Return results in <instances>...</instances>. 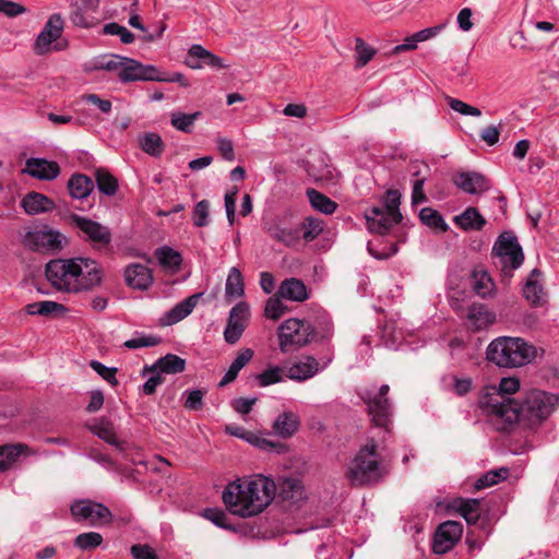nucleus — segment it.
Masks as SVG:
<instances>
[{"instance_id":"obj_3","label":"nucleus","mask_w":559,"mask_h":559,"mask_svg":"<svg viewBox=\"0 0 559 559\" xmlns=\"http://www.w3.org/2000/svg\"><path fill=\"white\" fill-rule=\"evenodd\" d=\"M558 397L544 391L534 390L526 394L522 402L508 399L495 404V414L508 421L520 418L528 420L532 425L540 424L555 409Z\"/></svg>"},{"instance_id":"obj_2","label":"nucleus","mask_w":559,"mask_h":559,"mask_svg":"<svg viewBox=\"0 0 559 559\" xmlns=\"http://www.w3.org/2000/svg\"><path fill=\"white\" fill-rule=\"evenodd\" d=\"M276 485L263 475L229 483L223 491L227 510L241 518L260 514L275 497Z\"/></svg>"},{"instance_id":"obj_51","label":"nucleus","mask_w":559,"mask_h":559,"mask_svg":"<svg viewBox=\"0 0 559 559\" xmlns=\"http://www.w3.org/2000/svg\"><path fill=\"white\" fill-rule=\"evenodd\" d=\"M421 167H424L425 169H428V166L423 164V165H414L413 168V173L412 175L414 177H416V179L413 181V192H412V199H413V203H420V202H424L426 201V195L424 193V185H425V181H426V177H420V174H421Z\"/></svg>"},{"instance_id":"obj_44","label":"nucleus","mask_w":559,"mask_h":559,"mask_svg":"<svg viewBox=\"0 0 559 559\" xmlns=\"http://www.w3.org/2000/svg\"><path fill=\"white\" fill-rule=\"evenodd\" d=\"M520 389V381L516 378H502L499 386L496 399L491 400V409L495 413V404H499L500 402L508 399H511L509 395L515 393Z\"/></svg>"},{"instance_id":"obj_28","label":"nucleus","mask_w":559,"mask_h":559,"mask_svg":"<svg viewBox=\"0 0 559 559\" xmlns=\"http://www.w3.org/2000/svg\"><path fill=\"white\" fill-rule=\"evenodd\" d=\"M266 231L271 238L287 247L296 245L301 238L298 226H288L281 223L269 225Z\"/></svg>"},{"instance_id":"obj_20","label":"nucleus","mask_w":559,"mask_h":559,"mask_svg":"<svg viewBox=\"0 0 559 559\" xmlns=\"http://www.w3.org/2000/svg\"><path fill=\"white\" fill-rule=\"evenodd\" d=\"M24 173L39 180H53L60 174L58 163L45 158H28L25 163Z\"/></svg>"},{"instance_id":"obj_52","label":"nucleus","mask_w":559,"mask_h":559,"mask_svg":"<svg viewBox=\"0 0 559 559\" xmlns=\"http://www.w3.org/2000/svg\"><path fill=\"white\" fill-rule=\"evenodd\" d=\"M103 536L97 532L79 534L74 539V546L81 550H92L100 546Z\"/></svg>"},{"instance_id":"obj_31","label":"nucleus","mask_w":559,"mask_h":559,"mask_svg":"<svg viewBox=\"0 0 559 559\" xmlns=\"http://www.w3.org/2000/svg\"><path fill=\"white\" fill-rule=\"evenodd\" d=\"M93 189V180L83 174H74L68 181V190L73 199L83 200L91 194Z\"/></svg>"},{"instance_id":"obj_23","label":"nucleus","mask_w":559,"mask_h":559,"mask_svg":"<svg viewBox=\"0 0 559 559\" xmlns=\"http://www.w3.org/2000/svg\"><path fill=\"white\" fill-rule=\"evenodd\" d=\"M365 217L367 221L368 229L371 233H377L380 235L386 234L393 225L401 222L399 219H393V216L390 213L379 206H373L367 210Z\"/></svg>"},{"instance_id":"obj_35","label":"nucleus","mask_w":559,"mask_h":559,"mask_svg":"<svg viewBox=\"0 0 559 559\" xmlns=\"http://www.w3.org/2000/svg\"><path fill=\"white\" fill-rule=\"evenodd\" d=\"M280 496L282 500L296 504L305 499V490L299 479L288 478L281 485Z\"/></svg>"},{"instance_id":"obj_55","label":"nucleus","mask_w":559,"mask_h":559,"mask_svg":"<svg viewBox=\"0 0 559 559\" xmlns=\"http://www.w3.org/2000/svg\"><path fill=\"white\" fill-rule=\"evenodd\" d=\"M356 67L362 68L365 67L374 56L376 50L371 48L370 46H367L365 41L360 38L356 39Z\"/></svg>"},{"instance_id":"obj_7","label":"nucleus","mask_w":559,"mask_h":559,"mask_svg":"<svg viewBox=\"0 0 559 559\" xmlns=\"http://www.w3.org/2000/svg\"><path fill=\"white\" fill-rule=\"evenodd\" d=\"M277 336L281 352L289 353L316 340L317 332L310 322L290 318L278 326Z\"/></svg>"},{"instance_id":"obj_4","label":"nucleus","mask_w":559,"mask_h":559,"mask_svg":"<svg viewBox=\"0 0 559 559\" xmlns=\"http://www.w3.org/2000/svg\"><path fill=\"white\" fill-rule=\"evenodd\" d=\"M537 354L534 345L521 337L500 336L486 349L487 359L498 367L514 368L532 362Z\"/></svg>"},{"instance_id":"obj_29","label":"nucleus","mask_w":559,"mask_h":559,"mask_svg":"<svg viewBox=\"0 0 559 559\" xmlns=\"http://www.w3.org/2000/svg\"><path fill=\"white\" fill-rule=\"evenodd\" d=\"M300 425L299 416L293 412H284L274 420L273 430L276 436L287 439L294 436Z\"/></svg>"},{"instance_id":"obj_41","label":"nucleus","mask_w":559,"mask_h":559,"mask_svg":"<svg viewBox=\"0 0 559 559\" xmlns=\"http://www.w3.org/2000/svg\"><path fill=\"white\" fill-rule=\"evenodd\" d=\"M97 188L106 195H114L118 190L117 179L106 169L99 168L95 171Z\"/></svg>"},{"instance_id":"obj_32","label":"nucleus","mask_w":559,"mask_h":559,"mask_svg":"<svg viewBox=\"0 0 559 559\" xmlns=\"http://www.w3.org/2000/svg\"><path fill=\"white\" fill-rule=\"evenodd\" d=\"M454 223L464 230H480L486 225V219L476 207L471 206L455 216Z\"/></svg>"},{"instance_id":"obj_56","label":"nucleus","mask_w":559,"mask_h":559,"mask_svg":"<svg viewBox=\"0 0 559 559\" xmlns=\"http://www.w3.org/2000/svg\"><path fill=\"white\" fill-rule=\"evenodd\" d=\"M210 202L207 200H201L198 202L193 210V224L197 227H204L209 225L210 219Z\"/></svg>"},{"instance_id":"obj_13","label":"nucleus","mask_w":559,"mask_h":559,"mask_svg":"<svg viewBox=\"0 0 559 559\" xmlns=\"http://www.w3.org/2000/svg\"><path fill=\"white\" fill-rule=\"evenodd\" d=\"M71 514L78 521H88L91 525H96L99 522H109L111 512L103 503L91 500L75 501L70 507Z\"/></svg>"},{"instance_id":"obj_33","label":"nucleus","mask_w":559,"mask_h":559,"mask_svg":"<svg viewBox=\"0 0 559 559\" xmlns=\"http://www.w3.org/2000/svg\"><path fill=\"white\" fill-rule=\"evenodd\" d=\"M253 357V350L250 348L242 349L237 357L233 360L228 370L224 374L223 379L219 381V386H225L226 384L233 382L239 371L250 361Z\"/></svg>"},{"instance_id":"obj_26","label":"nucleus","mask_w":559,"mask_h":559,"mask_svg":"<svg viewBox=\"0 0 559 559\" xmlns=\"http://www.w3.org/2000/svg\"><path fill=\"white\" fill-rule=\"evenodd\" d=\"M466 318L469 325L476 330L487 329L496 321V313L484 304H473L468 307Z\"/></svg>"},{"instance_id":"obj_9","label":"nucleus","mask_w":559,"mask_h":559,"mask_svg":"<svg viewBox=\"0 0 559 559\" xmlns=\"http://www.w3.org/2000/svg\"><path fill=\"white\" fill-rule=\"evenodd\" d=\"M74 266L81 269L74 275V293L88 292L102 285L105 272L96 260L76 257Z\"/></svg>"},{"instance_id":"obj_49","label":"nucleus","mask_w":559,"mask_h":559,"mask_svg":"<svg viewBox=\"0 0 559 559\" xmlns=\"http://www.w3.org/2000/svg\"><path fill=\"white\" fill-rule=\"evenodd\" d=\"M64 309L63 305L51 300L33 302L26 306V312L32 316L38 314L47 317L55 312L64 311Z\"/></svg>"},{"instance_id":"obj_59","label":"nucleus","mask_w":559,"mask_h":559,"mask_svg":"<svg viewBox=\"0 0 559 559\" xmlns=\"http://www.w3.org/2000/svg\"><path fill=\"white\" fill-rule=\"evenodd\" d=\"M285 310L286 307L282 302L281 297L276 295L267 299L264 312L269 319L277 320L284 314Z\"/></svg>"},{"instance_id":"obj_19","label":"nucleus","mask_w":559,"mask_h":559,"mask_svg":"<svg viewBox=\"0 0 559 559\" xmlns=\"http://www.w3.org/2000/svg\"><path fill=\"white\" fill-rule=\"evenodd\" d=\"M186 63L192 69H201L204 64L213 69L226 68L224 60L205 49L201 45H192L188 51V58Z\"/></svg>"},{"instance_id":"obj_34","label":"nucleus","mask_w":559,"mask_h":559,"mask_svg":"<svg viewBox=\"0 0 559 559\" xmlns=\"http://www.w3.org/2000/svg\"><path fill=\"white\" fill-rule=\"evenodd\" d=\"M122 58L123 57L118 55H102L85 63L84 70L87 72L96 70L119 72V68H121Z\"/></svg>"},{"instance_id":"obj_18","label":"nucleus","mask_w":559,"mask_h":559,"mask_svg":"<svg viewBox=\"0 0 559 559\" xmlns=\"http://www.w3.org/2000/svg\"><path fill=\"white\" fill-rule=\"evenodd\" d=\"M87 428L93 435L114 447L120 453H124L129 449L127 441L118 439L115 426L110 420L103 417L88 425Z\"/></svg>"},{"instance_id":"obj_5","label":"nucleus","mask_w":559,"mask_h":559,"mask_svg":"<svg viewBox=\"0 0 559 559\" xmlns=\"http://www.w3.org/2000/svg\"><path fill=\"white\" fill-rule=\"evenodd\" d=\"M493 263L500 269L503 281H510L514 270H518L524 261L522 247L518 237L511 231L502 233L492 247Z\"/></svg>"},{"instance_id":"obj_48","label":"nucleus","mask_w":559,"mask_h":559,"mask_svg":"<svg viewBox=\"0 0 559 559\" xmlns=\"http://www.w3.org/2000/svg\"><path fill=\"white\" fill-rule=\"evenodd\" d=\"M155 255L160 265L171 269V270L179 269V266L182 262L180 253L178 251L171 249L170 247H166V246L158 248L155 251Z\"/></svg>"},{"instance_id":"obj_1","label":"nucleus","mask_w":559,"mask_h":559,"mask_svg":"<svg viewBox=\"0 0 559 559\" xmlns=\"http://www.w3.org/2000/svg\"><path fill=\"white\" fill-rule=\"evenodd\" d=\"M389 391L390 386L382 384L377 391L365 390L360 395L367 405L373 427L379 429V433L378 436L372 433L349 462L346 476L353 486L376 484L385 474L380 451L385 449L391 436L393 407L388 399Z\"/></svg>"},{"instance_id":"obj_43","label":"nucleus","mask_w":559,"mask_h":559,"mask_svg":"<svg viewBox=\"0 0 559 559\" xmlns=\"http://www.w3.org/2000/svg\"><path fill=\"white\" fill-rule=\"evenodd\" d=\"M141 148L148 155L158 157L164 151V143L162 138L153 132L144 133L140 138Z\"/></svg>"},{"instance_id":"obj_46","label":"nucleus","mask_w":559,"mask_h":559,"mask_svg":"<svg viewBox=\"0 0 559 559\" xmlns=\"http://www.w3.org/2000/svg\"><path fill=\"white\" fill-rule=\"evenodd\" d=\"M493 287V282L487 272L476 271L473 273V289L478 296L483 298L490 296Z\"/></svg>"},{"instance_id":"obj_8","label":"nucleus","mask_w":559,"mask_h":559,"mask_svg":"<svg viewBox=\"0 0 559 559\" xmlns=\"http://www.w3.org/2000/svg\"><path fill=\"white\" fill-rule=\"evenodd\" d=\"M80 270L74 266V258L53 259L46 264L45 275L57 290L74 293V275Z\"/></svg>"},{"instance_id":"obj_22","label":"nucleus","mask_w":559,"mask_h":559,"mask_svg":"<svg viewBox=\"0 0 559 559\" xmlns=\"http://www.w3.org/2000/svg\"><path fill=\"white\" fill-rule=\"evenodd\" d=\"M454 185L468 194H478L490 188L489 181L479 173L463 171L455 176Z\"/></svg>"},{"instance_id":"obj_24","label":"nucleus","mask_w":559,"mask_h":559,"mask_svg":"<svg viewBox=\"0 0 559 559\" xmlns=\"http://www.w3.org/2000/svg\"><path fill=\"white\" fill-rule=\"evenodd\" d=\"M201 294H193L166 311L159 319L163 326L173 325L187 318L195 308Z\"/></svg>"},{"instance_id":"obj_53","label":"nucleus","mask_w":559,"mask_h":559,"mask_svg":"<svg viewBox=\"0 0 559 559\" xmlns=\"http://www.w3.org/2000/svg\"><path fill=\"white\" fill-rule=\"evenodd\" d=\"M419 218L423 224L429 226L439 228L441 230H447L448 225L443 221L442 216L437 210H433L431 207H424L419 212Z\"/></svg>"},{"instance_id":"obj_6","label":"nucleus","mask_w":559,"mask_h":559,"mask_svg":"<svg viewBox=\"0 0 559 559\" xmlns=\"http://www.w3.org/2000/svg\"><path fill=\"white\" fill-rule=\"evenodd\" d=\"M23 246L34 252L57 253L68 243L67 237L48 225L25 229L22 235Z\"/></svg>"},{"instance_id":"obj_63","label":"nucleus","mask_w":559,"mask_h":559,"mask_svg":"<svg viewBox=\"0 0 559 559\" xmlns=\"http://www.w3.org/2000/svg\"><path fill=\"white\" fill-rule=\"evenodd\" d=\"M204 393V391L199 389L186 391L183 393L186 395L185 407L190 411H200L203 407Z\"/></svg>"},{"instance_id":"obj_17","label":"nucleus","mask_w":559,"mask_h":559,"mask_svg":"<svg viewBox=\"0 0 559 559\" xmlns=\"http://www.w3.org/2000/svg\"><path fill=\"white\" fill-rule=\"evenodd\" d=\"M329 362L330 360L324 362L323 366H320L316 357L309 355L302 356L287 369V377L297 382L309 380L323 370Z\"/></svg>"},{"instance_id":"obj_10","label":"nucleus","mask_w":559,"mask_h":559,"mask_svg":"<svg viewBox=\"0 0 559 559\" xmlns=\"http://www.w3.org/2000/svg\"><path fill=\"white\" fill-rule=\"evenodd\" d=\"M70 221L94 249L106 248L111 242V231L107 226L78 214L71 215Z\"/></svg>"},{"instance_id":"obj_27","label":"nucleus","mask_w":559,"mask_h":559,"mask_svg":"<svg viewBox=\"0 0 559 559\" xmlns=\"http://www.w3.org/2000/svg\"><path fill=\"white\" fill-rule=\"evenodd\" d=\"M21 206L29 215H37L55 210V202L39 192H29L21 201Z\"/></svg>"},{"instance_id":"obj_16","label":"nucleus","mask_w":559,"mask_h":559,"mask_svg":"<svg viewBox=\"0 0 559 559\" xmlns=\"http://www.w3.org/2000/svg\"><path fill=\"white\" fill-rule=\"evenodd\" d=\"M306 170L309 177L314 181L325 185H336L341 176V174L328 163V157L324 154L313 156V158L307 163Z\"/></svg>"},{"instance_id":"obj_57","label":"nucleus","mask_w":559,"mask_h":559,"mask_svg":"<svg viewBox=\"0 0 559 559\" xmlns=\"http://www.w3.org/2000/svg\"><path fill=\"white\" fill-rule=\"evenodd\" d=\"M282 368L278 366L269 368L257 376V380L260 386H267L271 384L278 383L283 380Z\"/></svg>"},{"instance_id":"obj_11","label":"nucleus","mask_w":559,"mask_h":559,"mask_svg":"<svg viewBox=\"0 0 559 559\" xmlns=\"http://www.w3.org/2000/svg\"><path fill=\"white\" fill-rule=\"evenodd\" d=\"M118 78L121 82L155 81L159 79V71L151 64H143L138 60L123 57Z\"/></svg>"},{"instance_id":"obj_50","label":"nucleus","mask_w":559,"mask_h":559,"mask_svg":"<svg viewBox=\"0 0 559 559\" xmlns=\"http://www.w3.org/2000/svg\"><path fill=\"white\" fill-rule=\"evenodd\" d=\"M70 21L79 27L90 28L95 25L96 17L90 11L82 8L81 5H76L72 9L70 13Z\"/></svg>"},{"instance_id":"obj_45","label":"nucleus","mask_w":559,"mask_h":559,"mask_svg":"<svg viewBox=\"0 0 559 559\" xmlns=\"http://www.w3.org/2000/svg\"><path fill=\"white\" fill-rule=\"evenodd\" d=\"M300 236L307 241H313L324 230V222L316 217H307L301 224Z\"/></svg>"},{"instance_id":"obj_14","label":"nucleus","mask_w":559,"mask_h":559,"mask_svg":"<svg viewBox=\"0 0 559 559\" xmlns=\"http://www.w3.org/2000/svg\"><path fill=\"white\" fill-rule=\"evenodd\" d=\"M250 318V308L246 301L236 304L229 311L228 322L224 331V338L228 344H235L241 337Z\"/></svg>"},{"instance_id":"obj_38","label":"nucleus","mask_w":559,"mask_h":559,"mask_svg":"<svg viewBox=\"0 0 559 559\" xmlns=\"http://www.w3.org/2000/svg\"><path fill=\"white\" fill-rule=\"evenodd\" d=\"M185 368L186 360L174 354H167L166 356L159 358L153 366V369L167 374L180 373L185 370Z\"/></svg>"},{"instance_id":"obj_60","label":"nucleus","mask_w":559,"mask_h":559,"mask_svg":"<svg viewBox=\"0 0 559 559\" xmlns=\"http://www.w3.org/2000/svg\"><path fill=\"white\" fill-rule=\"evenodd\" d=\"M257 448H259L263 451H266V452H272V453H277V454L286 453L288 450V447L286 444L278 442V441H274V440L265 437L262 433L259 435V441H258Z\"/></svg>"},{"instance_id":"obj_12","label":"nucleus","mask_w":559,"mask_h":559,"mask_svg":"<svg viewBox=\"0 0 559 559\" xmlns=\"http://www.w3.org/2000/svg\"><path fill=\"white\" fill-rule=\"evenodd\" d=\"M463 526L456 521L441 523L433 536L432 550L437 555H444L450 551L460 540Z\"/></svg>"},{"instance_id":"obj_40","label":"nucleus","mask_w":559,"mask_h":559,"mask_svg":"<svg viewBox=\"0 0 559 559\" xmlns=\"http://www.w3.org/2000/svg\"><path fill=\"white\" fill-rule=\"evenodd\" d=\"M25 450L27 445L21 443L0 447V472L10 468Z\"/></svg>"},{"instance_id":"obj_42","label":"nucleus","mask_w":559,"mask_h":559,"mask_svg":"<svg viewBox=\"0 0 559 559\" xmlns=\"http://www.w3.org/2000/svg\"><path fill=\"white\" fill-rule=\"evenodd\" d=\"M200 116V111H195L192 114H183L180 111L173 112L170 117V123L178 131L191 133L194 122Z\"/></svg>"},{"instance_id":"obj_64","label":"nucleus","mask_w":559,"mask_h":559,"mask_svg":"<svg viewBox=\"0 0 559 559\" xmlns=\"http://www.w3.org/2000/svg\"><path fill=\"white\" fill-rule=\"evenodd\" d=\"M131 555L134 559H158L154 549L144 544H136L131 547Z\"/></svg>"},{"instance_id":"obj_21","label":"nucleus","mask_w":559,"mask_h":559,"mask_svg":"<svg viewBox=\"0 0 559 559\" xmlns=\"http://www.w3.org/2000/svg\"><path fill=\"white\" fill-rule=\"evenodd\" d=\"M542 272L538 269L531 271L523 286V297L534 307L546 302V292L540 281Z\"/></svg>"},{"instance_id":"obj_15","label":"nucleus","mask_w":559,"mask_h":559,"mask_svg":"<svg viewBox=\"0 0 559 559\" xmlns=\"http://www.w3.org/2000/svg\"><path fill=\"white\" fill-rule=\"evenodd\" d=\"M63 31V19L61 14L53 13L46 22L44 28L38 34L34 50L37 55H45L50 51V46L56 41L62 34Z\"/></svg>"},{"instance_id":"obj_47","label":"nucleus","mask_w":559,"mask_h":559,"mask_svg":"<svg viewBox=\"0 0 559 559\" xmlns=\"http://www.w3.org/2000/svg\"><path fill=\"white\" fill-rule=\"evenodd\" d=\"M508 476H509V468H507V467L491 469V471L485 473L481 477H479L475 481L474 487L477 490L488 488L493 485H497L501 480H504Z\"/></svg>"},{"instance_id":"obj_39","label":"nucleus","mask_w":559,"mask_h":559,"mask_svg":"<svg viewBox=\"0 0 559 559\" xmlns=\"http://www.w3.org/2000/svg\"><path fill=\"white\" fill-rule=\"evenodd\" d=\"M245 294L243 278L237 267H231L225 285V296L228 299H236Z\"/></svg>"},{"instance_id":"obj_30","label":"nucleus","mask_w":559,"mask_h":559,"mask_svg":"<svg viewBox=\"0 0 559 559\" xmlns=\"http://www.w3.org/2000/svg\"><path fill=\"white\" fill-rule=\"evenodd\" d=\"M277 295L281 298L293 301H305L308 299V293L302 281L292 277L282 282Z\"/></svg>"},{"instance_id":"obj_25","label":"nucleus","mask_w":559,"mask_h":559,"mask_svg":"<svg viewBox=\"0 0 559 559\" xmlns=\"http://www.w3.org/2000/svg\"><path fill=\"white\" fill-rule=\"evenodd\" d=\"M124 280L130 287L145 290L153 283V275L147 266L141 263H133L126 267Z\"/></svg>"},{"instance_id":"obj_62","label":"nucleus","mask_w":559,"mask_h":559,"mask_svg":"<svg viewBox=\"0 0 559 559\" xmlns=\"http://www.w3.org/2000/svg\"><path fill=\"white\" fill-rule=\"evenodd\" d=\"M400 194L397 191L390 190L386 193L385 205L382 207L384 211L393 216V219H402V214L399 210Z\"/></svg>"},{"instance_id":"obj_61","label":"nucleus","mask_w":559,"mask_h":559,"mask_svg":"<svg viewBox=\"0 0 559 559\" xmlns=\"http://www.w3.org/2000/svg\"><path fill=\"white\" fill-rule=\"evenodd\" d=\"M447 103L450 108L463 116H475L479 117L481 115L480 110L477 107L471 106L460 99L453 97H447Z\"/></svg>"},{"instance_id":"obj_58","label":"nucleus","mask_w":559,"mask_h":559,"mask_svg":"<svg viewBox=\"0 0 559 559\" xmlns=\"http://www.w3.org/2000/svg\"><path fill=\"white\" fill-rule=\"evenodd\" d=\"M160 337L156 335H140L124 342V346L129 349L142 347H153L160 343Z\"/></svg>"},{"instance_id":"obj_54","label":"nucleus","mask_w":559,"mask_h":559,"mask_svg":"<svg viewBox=\"0 0 559 559\" xmlns=\"http://www.w3.org/2000/svg\"><path fill=\"white\" fill-rule=\"evenodd\" d=\"M103 33L105 35L119 36L121 43L123 44H131L134 41V35L127 27L116 22L105 24L103 27Z\"/></svg>"},{"instance_id":"obj_36","label":"nucleus","mask_w":559,"mask_h":559,"mask_svg":"<svg viewBox=\"0 0 559 559\" xmlns=\"http://www.w3.org/2000/svg\"><path fill=\"white\" fill-rule=\"evenodd\" d=\"M306 194L309 199L311 206L326 215L333 214L337 209V203L325 194L317 191L316 189H307Z\"/></svg>"},{"instance_id":"obj_37","label":"nucleus","mask_w":559,"mask_h":559,"mask_svg":"<svg viewBox=\"0 0 559 559\" xmlns=\"http://www.w3.org/2000/svg\"><path fill=\"white\" fill-rule=\"evenodd\" d=\"M479 500L459 498L453 502L461 515L468 524H476L479 520Z\"/></svg>"}]
</instances>
